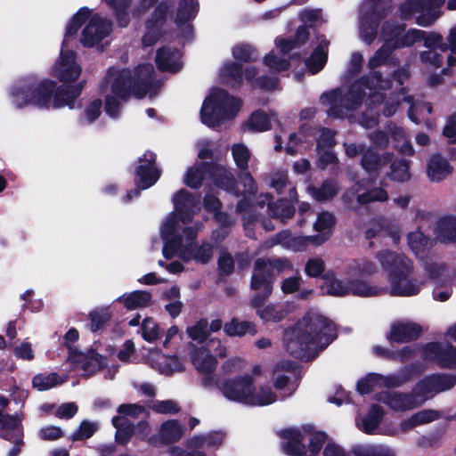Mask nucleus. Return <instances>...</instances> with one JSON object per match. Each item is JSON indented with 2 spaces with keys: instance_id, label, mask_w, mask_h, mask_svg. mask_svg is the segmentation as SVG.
Here are the masks:
<instances>
[{
  "instance_id": "nucleus-45",
  "label": "nucleus",
  "mask_w": 456,
  "mask_h": 456,
  "mask_svg": "<svg viewBox=\"0 0 456 456\" xmlns=\"http://www.w3.org/2000/svg\"><path fill=\"white\" fill-rule=\"evenodd\" d=\"M319 45L313 54L305 61V65L312 74L319 72L325 65L329 42L324 37H318Z\"/></svg>"
},
{
  "instance_id": "nucleus-48",
  "label": "nucleus",
  "mask_w": 456,
  "mask_h": 456,
  "mask_svg": "<svg viewBox=\"0 0 456 456\" xmlns=\"http://www.w3.org/2000/svg\"><path fill=\"white\" fill-rule=\"evenodd\" d=\"M348 278L349 294L358 297H375L384 293L386 290L383 287L371 285L368 281L357 277Z\"/></svg>"
},
{
  "instance_id": "nucleus-12",
  "label": "nucleus",
  "mask_w": 456,
  "mask_h": 456,
  "mask_svg": "<svg viewBox=\"0 0 456 456\" xmlns=\"http://www.w3.org/2000/svg\"><path fill=\"white\" fill-rule=\"evenodd\" d=\"M190 356L196 370L201 373H211L216 367V357H224L226 347L220 339L209 338L200 346L190 345Z\"/></svg>"
},
{
  "instance_id": "nucleus-39",
  "label": "nucleus",
  "mask_w": 456,
  "mask_h": 456,
  "mask_svg": "<svg viewBox=\"0 0 456 456\" xmlns=\"http://www.w3.org/2000/svg\"><path fill=\"white\" fill-rule=\"evenodd\" d=\"M197 12L196 0H181L177 10L175 23L178 27H183V35L185 38H190L192 28L188 22L193 19Z\"/></svg>"
},
{
  "instance_id": "nucleus-55",
  "label": "nucleus",
  "mask_w": 456,
  "mask_h": 456,
  "mask_svg": "<svg viewBox=\"0 0 456 456\" xmlns=\"http://www.w3.org/2000/svg\"><path fill=\"white\" fill-rule=\"evenodd\" d=\"M354 456H395V452L383 444H358L353 448Z\"/></svg>"
},
{
  "instance_id": "nucleus-17",
  "label": "nucleus",
  "mask_w": 456,
  "mask_h": 456,
  "mask_svg": "<svg viewBox=\"0 0 456 456\" xmlns=\"http://www.w3.org/2000/svg\"><path fill=\"white\" fill-rule=\"evenodd\" d=\"M455 383L456 378L453 376L433 374L419 381L412 390L420 405L436 394L452 388Z\"/></svg>"
},
{
  "instance_id": "nucleus-27",
  "label": "nucleus",
  "mask_w": 456,
  "mask_h": 456,
  "mask_svg": "<svg viewBox=\"0 0 456 456\" xmlns=\"http://www.w3.org/2000/svg\"><path fill=\"white\" fill-rule=\"evenodd\" d=\"M139 162L135 181L140 190H145L159 180L160 171L155 166V154L151 151H146Z\"/></svg>"
},
{
  "instance_id": "nucleus-40",
  "label": "nucleus",
  "mask_w": 456,
  "mask_h": 456,
  "mask_svg": "<svg viewBox=\"0 0 456 456\" xmlns=\"http://www.w3.org/2000/svg\"><path fill=\"white\" fill-rule=\"evenodd\" d=\"M205 208L208 211L214 214L216 219L224 227L220 228L213 232V239L221 240L227 235L226 226L232 224L230 217L224 214L218 212L221 203L217 198L212 195H207L204 200Z\"/></svg>"
},
{
  "instance_id": "nucleus-53",
  "label": "nucleus",
  "mask_w": 456,
  "mask_h": 456,
  "mask_svg": "<svg viewBox=\"0 0 456 456\" xmlns=\"http://www.w3.org/2000/svg\"><path fill=\"white\" fill-rule=\"evenodd\" d=\"M224 332L230 337H241L246 334L255 335L256 333V325L253 322L233 318L224 326Z\"/></svg>"
},
{
  "instance_id": "nucleus-63",
  "label": "nucleus",
  "mask_w": 456,
  "mask_h": 456,
  "mask_svg": "<svg viewBox=\"0 0 456 456\" xmlns=\"http://www.w3.org/2000/svg\"><path fill=\"white\" fill-rule=\"evenodd\" d=\"M113 426L116 428V440L118 443L125 444L132 436L134 429L128 424V421L123 416H116L112 419Z\"/></svg>"
},
{
  "instance_id": "nucleus-37",
  "label": "nucleus",
  "mask_w": 456,
  "mask_h": 456,
  "mask_svg": "<svg viewBox=\"0 0 456 456\" xmlns=\"http://www.w3.org/2000/svg\"><path fill=\"white\" fill-rule=\"evenodd\" d=\"M420 331V327L416 323L397 322L392 324L388 339L392 343H403L417 338Z\"/></svg>"
},
{
  "instance_id": "nucleus-29",
  "label": "nucleus",
  "mask_w": 456,
  "mask_h": 456,
  "mask_svg": "<svg viewBox=\"0 0 456 456\" xmlns=\"http://www.w3.org/2000/svg\"><path fill=\"white\" fill-rule=\"evenodd\" d=\"M105 3L110 6L116 14V19L118 26L126 27L129 22V14L126 12L129 6V0H104ZM138 7L133 10L132 15L134 18H139L143 14L156 0H137Z\"/></svg>"
},
{
  "instance_id": "nucleus-62",
  "label": "nucleus",
  "mask_w": 456,
  "mask_h": 456,
  "mask_svg": "<svg viewBox=\"0 0 456 456\" xmlns=\"http://www.w3.org/2000/svg\"><path fill=\"white\" fill-rule=\"evenodd\" d=\"M112 316V311L110 306L97 308L89 314V327L92 331H97L102 329Z\"/></svg>"
},
{
  "instance_id": "nucleus-9",
  "label": "nucleus",
  "mask_w": 456,
  "mask_h": 456,
  "mask_svg": "<svg viewBox=\"0 0 456 456\" xmlns=\"http://www.w3.org/2000/svg\"><path fill=\"white\" fill-rule=\"evenodd\" d=\"M77 95L78 93L72 94L69 88L57 87L52 80L46 79L38 84L32 81L31 105L37 108L60 109L68 106L74 109Z\"/></svg>"
},
{
  "instance_id": "nucleus-52",
  "label": "nucleus",
  "mask_w": 456,
  "mask_h": 456,
  "mask_svg": "<svg viewBox=\"0 0 456 456\" xmlns=\"http://www.w3.org/2000/svg\"><path fill=\"white\" fill-rule=\"evenodd\" d=\"M394 146L404 155H412L414 153L413 147L404 130L396 126H389L388 127Z\"/></svg>"
},
{
  "instance_id": "nucleus-25",
  "label": "nucleus",
  "mask_w": 456,
  "mask_h": 456,
  "mask_svg": "<svg viewBox=\"0 0 456 456\" xmlns=\"http://www.w3.org/2000/svg\"><path fill=\"white\" fill-rule=\"evenodd\" d=\"M257 295L252 298V306L256 308V314L265 322H281L289 314V305L283 304H270L261 306L264 297L262 290H255Z\"/></svg>"
},
{
  "instance_id": "nucleus-21",
  "label": "nucleus",
  "mask_w": 456,
  "mask_h": 456,
  "mask_svg": "<svg viewBox=\"0 0 456 456\" xmlns=\"http://www.w3.org/2000/svg\"><path fill=\"white\" fill-rule=\"evenodd\" d=\"M273 377L275 388L284 391L286 395H291L296 390L298 370L294 362H281L277 363L273 368Z\"/></svg>"
},
{
  "instance_id": "nucleus-20",
  "label": "nucleus",
  "mask_w": 456,
  "mask_h": 456,
  "mask_svg": "<svg viewBox=\"0 0 456 456\" xmlns=\"http://www.w3.org/2000/svg\"><path fill=\"white\" fill-rule=\"evenodd\" d=\"M422 356L427 361L441 367H456V348L448 343H428L422 349Z\"/></svg>"
},
{
  "instance_id": "nucleus-24",
  "label": "nucleus",
  "mask_w": 456,
  "mask_h": 456,
  "mask_svg": "<svg viewBox=\"0 0 456 456\" xmlns=\"http://www.w3.org/2000/svg\"><path fill=\"white\" fill-rule=\"evenodd\" d=\"M223 442V435L220 433H210L205 436H197L187 442V447L190 450L186 452L179 447H172L170 454L172 456H206L200 450L207 447L218 446Z\"/></svg>"
},
{
  "instance_id": "nucleus-18",
  "label": "nucleus",
  "mask_w": 456,
  "mask_h": 456,
  "mask_svg": "<svg viewBox=\"0 0 456 456\" xmlns=\"http://www.w3.org/2000/svg\"><path fill=\"white\" fill-rule=\"evenodd\" d=\"M69 42L64 37L60 56L52 67L53 76L62 82L74 81L81 73V67L76 61V53L69 49Z\"/></svg>"
},
{
  "instance_id": "nucleus-31",
  "label": "nucleus",
  "mask_w": 456,
  "mask_h": 456,
  "mask_svg": "<svg viewBox=\"0 0 456 456\" xmlns=\"http://www.w3.org/2000/svg\"><path fill=\"white\" fill-rule=\"evenodd\" d=\"M402 229L400 225L387 219H377L371 222L370 228L366 231V238H390L394 245L400 241Z\"/></svg>"
},
{
  "instance_id": "nucleus-8",
  "label": "nucleus",
  "mask_w": 456,
  "mask_h": 456,
  "mask_svg": "<svg viewBox=\"0 0 456 456\" xmlns=\"http://www.w3.org/2000/svg\"><path fill=\"white\" fill-rule=\"evenodd\" d=\"M241 107L239 99L230 96L225 91L213 90L201 107V120L211 127L233 118Z\"/></svg>"
},
{
  "instance_id": "nucleus-23",
  "label": "nucleus",
  "mask_w": 456,
  "mask_h": 456,
  "mask_svg": "<svg viewBox=\"0 0 456 456\" xmlns=\"http://www.w3.org/2000/svg\"><path fill=\"white\" fill-rule=\"evenodd\" d=\"M413 266L410 270H402L394 273L388 279L390 283V294L399 297H411L417 295L421 289L422 283L416 279H411Z\"/></svg>"
},
{
  "instance_id": "nucleus-4",
  "label": "nucleus",
  "mask_w": 456,
  "mask_h": 456,
  "mask_svg": "<svg viewBox=\"0 0 456 456\" xmlns=\"http://www.w3.org/2000/svg\"><path fill=\"white\" fill-rule=\"evenodd\" d=\"M336 336V328L332 322L316 312H309L295 327L285 332L284 343L289 354L309 361Z\"/></svg>"
},
{
  "instance_id": "nucleus-35",
  "label": "nucleus",
  "mask_w": 456,
  "mask_h": 456,
  "mask_svg": "<svg viewBox=\"0 0 456 456\" xmlns=\"http://www.w3.org/2000/svg\"><path fill=\"white\" fill-rule=\"evenodd\" d=\"M32 80L22 78L15 81L9 88L11 103L18 109L31 105Z\"/></svg>"
},
{
  "instance_id": "nucleus-58",
  "label": "nucleus",
  "mask_w": 456,
  "mask_h": 456,
  "mask_svg": "<svg viewBox=\"0 0 456 456\" xmlns=\"http://www.w3.org/2000/svg\"><path fill=\"white\" fill-rule=\"evenodd\" d=\"M423 267L436 284H444L449 281L447 270L444 264L427 260L423 263Z\"/></svg>"
},
{
  "instance_id": "nucleus-3",
  "label": "nucleus",
  "mask_w": 456,
  "mask_h": 456,
  "mask_svg": "<svg viewBox=\"0 0 456 456\" xmlns=\"http://www.w3.org/2000/svg\"><path fill=\"white\" fill-rule=\"evenodd\" d=\"M153 67L150 64L137 67L134 77L128 69L110 68L100 86L104 97V109L110 118H118L131 94L137 98L147 94L153 97L159 90L161 84L152 79Z\"/></svg>"
},
{
  "instance_id": "nucleus-33",
  "label": "nucleus",
  "mask_w": 456,
  "mask_h": 456,
  "mask_svg": "<svg viewBox=\"0 0 456 456\" xmlns=\"http://www.w3.org/2000/svg\"><path fill=\"white\" fill-rule=\"evenodd\" d=\"M245 78L251 81L256 75V69L252 66H248L243 71L240 66L236 63L227 62L220 70V77L224 83L231 86H238Z\"/></svg>"
},
{
  "instance_id": "nucleus-11",
  "label": "nucleus",
  "mask_w": 456,
  "mask_h": 456,
  "mask_svg": "<svg viewBox=\"0 0 456 456\" xmlns=\"http://www.w3.org/2000/svg\"><path fill=\"white\" fill-rule=\"evenodd\" d=\"M444 0H405L399 8L402 20H408L419 13L416 23L421 27L432 25L441 15ZM449 10H456V0H449Z\"/></svg>"
},
{
  "instance_id": "nucleus-44",
  "label": "nucleus",
  "mask_w": 456,
  "mask_h": 456,
  "mask_svg": "<svg viewBox=\"0 0 456 456\" xmlns=\"http://www.w3.org/2000/svg\"><path fill=\"white\" fill-rule=\"evenodd\" d=\"M127 310L147 307L151 304V294L145 290L125 293L117 298Z\"/></svg>"
},
{
  "instance_id": "nucleus-51",
  "label": "nucleus",
  "mask_w": 456,
  "mask_h": 456,
  "mask_svg": "<svg viewBox=\"0 0 456 456\" xmlns=\"http://www.w3.org/2000/svg\"><path fill=\"white\" fill-rule=\"evenodd\" d=\"M378 272L377 265L368 259H360L349 264L346 267V275L348 277L370 276Z\"/></svg>"
},
{
  "instance_id": "nucleus-34",
  "label": "nucleus",
  "mask_w": 456,
  "mask_h": 456,
  "mask_svg": "<svg viewBox=\"0 0 456 456\" xmlns=\"http://www.w3.org/2000/svg\"><path fill=\"white\" fill-rule=\"evenodd\" d=\"M148 362L159 373L171 375L183 370V364L176 356H167L159 351H151Z\"/></svg>"
},
{
  "instance_id": "nucleus-54",
  "label": "nucleus",
  "mask_w": 456,
  "mask_h": 456,
  "mask_svg": "<svg viewBox=\"0 0 456 456\" xmlns=\"http://www.w3.org/2000/svg\"><path fill=\"white\" fill-rule=\"evenodd\" d=\"M391 0H364L361 5V14L368 15L380 20L387 9L390 6Z\"/></svg>"
},
{
  "instance_id": "nucleus-28",
  "label": "nucleus",
  "mask_w": 456,
  "mask_h": 456,
  "mask_svg": "<svg viewBox=\"0 0 456 456\" xmlns=\"http://www.w3.org/2000/svg\"><path fill=\"white\" fill-rule=\"evenodd\" d=\"M376 399L396 411H409L419 406L413 391L411 394H403L396 391H384L376 395Z\"/></svg>"
},
{
  "instance_id": "nucleus-46",
  "label": "nucleus",
  "mask_w": 456,
  "mask_h": 456,
  "mask_svg": "<svg viewBox=\"0 0 456 456\" xmlns=\"http://www.w3.org/2000/svg\"><path fill=\"white\" fill-rule=\"evenodd\" d=\"M183 433V427L176 420H167L159 428V436L151 438V443H172L181 438Z\"/></svg>"
},
{
  "instance_id": "nucleus-36",
  "label": "nucleus",
  "mask_w": 456,
  "mask_h": 456,
  "mask_svg": "<svg viewBox=\"0 0 456 456\" xmlns=\"http://www.w3.org/2000/svg\"><path fill=\"white\" fill-rule=\"evenodd\" d=\"M274 111L265 112L258 110L253 112L250 117L241 125L243 132L262 133L268 131L272 126V122L276 120Z\"/></svg>"
},
{
  "instance_id": "nucleus-1",
  "label": "nucleus",
  "mask_w": 456,
  "mask_h": 456,
  "mask_svg": "<svg viewBox=\"0 0 456 456\" xmlns=\"http://www.w3.org/2000/svg\"><path fill=\"white\" fill-rule=\"evenodd\" d=\"M390 87V82L383 79L378 72L370 73L350 86H341L333 91L322 94L321 103L327 108V114L333 118H354L362 126L373 127L378 124V111H374L377 104L383 103L384 116L394 115L401 102L410 104L409 118L418 124V113H430L431 106L427 102L411 103V98L405 96L403 91L384 99L383 91Z\"/></svg>"
},
{
  "instance_id": "nucleus-61",
  "label": "nucleus",
  "mask_w": 456,
  "mask_h": 456,
  "mask_svg": "<svg viewBox=\"0 0 456 456\" xmlns=\"http://www.w3.org/2000/svg\"><path fill=\"white\" fill-rule=\"evenodd\" d=\"M231 151L236 167L242 171L247 170L251 157V152L248 146L242 142L234 143L231 148Z\"/></svg>"
},
{
  "instance_id": "nucleus-15",
  "label": "nucleus",
  "mask_w": 456,
  "mask_h": 456,
  "mask_svg": "<svg viewBox=\"0 0 456 456\" xmlns=\"http://www.w3.org/2000/svg\"><path fill=\"white\" fill-rule=\"evenodd\" d=\"M425 32L411 28L404 32V27L394 20L386 21L381 28L380 37L386 42V45L393 48L408 47L423 40Z\"/></svg>"
},
{
  "instance_id": "nucleus-43",
  "label": "nucleus",
  "mask_w": 456,
  "mask_h": 456,
  "mask_svg": "<svg viewBox=\"0 0 456 456\" xmlns=\"http://www.w3.org/2000/svg\"><path fill=\"white\" fill-rule=\"evenodd\" d=\"M434 232L436 239L442 243L456 242V217L445 216L439 219Z\"/></svg>"
},
{
  "instance_id": "nucleus-16",
  "label": "nucleus",
  "mask_w": 456,
  "mask_h": 456,
  "mask_svg": "<svg viewBox=\"0 0 456 456\" xmlns=\"http://www.w3.org/2000/svg\"><path fill=\"white\" fill-rule=\"evenodd\" d=\"M265 203L267 204V214L274 218L281 220V222H285L294 215V208L290 206L287 201L281 200L276 203H272L269 194H261L256 205H249L247 202L246 198H244L238 203L237 212L243 214V219L248 220V222L250 223L253 222V218H251L250 216L247 217V212L255 210L256 206L264 208Z\"/></svg>"
},
{
  "instance_id": "nucleus-57",
  "label": "nucleus",
  "mask_w": 456,
  "mask_h": 456,
  "mask_svg": "<svg viewBox=\"0 0 456 456\" xmlns=\"http://www.w3.org/2000/svg\"><path fill=\"white\" fill-rule=\"evenodd\" d=\"M339 191L337 183L333 181H325L320 188L312 185L307 187L308 193L317 201H326L331 200Z\"/></svg>"
},
{
  "instance_id": "nucleus-30",
  "label": "nucleus",
  "mask_w": 456,
  "mask_h": 456,
  "mask_svg": "<svg viewBox=\"0 0 456 456\" xmlns=\"http://www.w3.org/2000/svg\"><path fill=\"white\" fill-rule=\"evenodd\" d=\"M376 258L380 266L388 274V279L394 273H399L402 270H410L411 261L402 254L384 248L376 253Z\"/></svg>"
},
{
  "instance_id": "nucleus-59",
  "label": "nucleus",
  "mask_w": 456,
  "mask_h": 456,
  "mask_svg": "<svg viewBox=\"0 0 456 456\" xmlns=\"http://www.w3.org/2000/svg\"><path fill=\"white\" fill-rule=\"evenodd\" d=\"M407 241L411 250L417 256H419L429 247H431L430 240L427 238L419 230L410 232L407 235Z\"/></svg>"
},
{
  "instance_id": "nucleus-10",
  "label": "nucleus",
  "mask_w": 456,
  "mask_h": 456,
  "mask_svg": "<svg viewBox=\"0 0 456 456\" xmlns=\"http://www.w3.org/2000/svg\"><path fill=\"white\" fill-rule=\"evenodd\" d=\"M206 174L212 177L213 182L217 187L230 193L239 194L233 175L220 165H194L187 170L184 183L187 186L196 189L201 185Z\"/></svg>"
},
{
  "instance_id": "nucleus-26",
  "label": "nucleus",
  "mask_w": 456,
  "mask_h": 456,
  "mask_svg": "<svg viewBox=\"0 0 456 456\" xmlns=\"http://www.w3.org/2000/svg\"><path fill=\"white\" fill-rule=\"evenodd\" d=\"M326 236H295L289 231L278 233L271 246L280 244L292 251L305 250L309 245L319 246L325 242Z\"/></svg>"
},
{
  "instance_id": "nucleus-50",
  "label": "nucleus",
  "mask_w": 456,
  "mask_h": 456,
  "mask_svg": "<svg viewBox=\"0 0 456 456\" xmlns=\"http://www.w3.org/2000/svg\"><path fill=\"white\" fill-rule=\"evenodd\" d=\"M379 20L368 15H360L358 34L364 44L370 45L377 37Z\"/></svg>"
},
{
  "instance_id": "nucleus-32",
  "label": "nucleus",
  "mask_w": 456,
  "mask_h": 456,
  "mask_svg": "<svg viewBox=\"0 0 456 456\" xmlns=\"http://www.w3.org/2000/svg\"><path fill=\"white\" fill-rule=\"evenodd\" d=\"M167 12L168 7L167 4H161L156 7L151 18L146 24V32L142 39L143 46H151L159 40L162 35V26Z\"/></svg>"
},
{
  "instance_id": "nucleus-47",
  "label": "nucleus",
  "mask_w": 456,
  "mask_h": 456,
  "mask_svg": "<svg viewBox=\"0 0 456 456\" xmlns=\"http://www.w3.org/2000/svg\"><path fill=\"white\" fill-rule=\"evenodd\" d=\"M452 172V167L446 159L440 155H433L428 163L427 174L432 182H440Z\"/></svg>"
},
{
  "instance_id": "nucleus-49",
  "label": "nucleus",
  "mask_w": 456,
  "mask_h": 456,
  "mask_svg": "<svg viewBox=\"0 0 456 456\" xmlns=\"http://www.w3.org/2000/svg\"><path fill=\"white\" fill-rule=\"evenodd\" d=\"M383 416V409L377 404H373L365 417L356 418V426L362 431L370 434L379 427Z\"/></svg>"
},
{
  "instance_id": "nucleus-13",
  "label": "nucleus",
  "mask_w": 456,
  "mask_h": 456,
  "mask_svg": "<svg viewBox=\"0 0 456 456\" xmlns=\"http://www.w3.org/2000/svg\"><path fill=\"white\" fill-rule=\"evenodd\" d=\"M292 265L286 258L275 260L257 259L251 279V289L262 290L264 297H268L273 291V276L274 272L281 273L290 270Z\"/></svg>"
},
{
  "instance_id": "nucleus-56",
  "label": "nucleus",
  "mask_w": 456,
  "mask_h": 456,
  "mask_svg": "<svg viewBox=\"0 0 456 456\" xmlns=\"http://www.w3.org/2000/svg\"><path fill=\"white\" fill-rule=\"evenodd\" d=\"M309 36V31L305 27H301L297 30L296 37L293 42L278 38L275 41L276 48L283 55H287L289 52L305 44Z\"/></svg>"
},
{
  "instance_id": "nucleus-5",
  "label": "nucleus",
  "mask_w": 456,
  "mask_h": 456,
  "mask_svg": "<svg viewBox=\"0 0 456 456\" xmlns=\"http://www.w3.org/2000/svg\"><path fill=\"white\" fill-rule=\"evenodd\" d=\"M287 439L284 450L293 456H318L327 436L316 431L312 426L289 428L283 431ZM322 456H348L344 449L335 443H328L323 448Z\"/></svg>"
},
{
  "instance_id": "nucleus-2",
  "label": "nucleus",
  "mask_w": 456,
  "mask_h": 456,
  "mask_svg": "<svg viewBox=\"0 0 456 456\" xmlns=\"http://www.w3.org/2000/svg\"><path fill=\"white\" fill-rule=\"evenodd\" d=\"M173 202L175 212L165 219L160 228L163 256L169 259L178 253L185 262L208 263L213 257V245L208 242L194 244L200 226H185L200 211L199 200L187 191L180 190L174 195Z\"/></svg>"
},
{
  "instance_id": "nucleus-6",
  "label": "nucleus",
  "mask_w": 456,
  "mask_h": 456,
  "mask_svg": "<svg viewBox=\"0 0 456 456\" xmlns=\"http://www.w3.org/2000/svg\"><path fill=\"white\" fill-rule=\"evenodd\" d=\"M221 392L227 400L247 406H266L277 401L276 394L269 386L256 388L249 374L225 379Z\"/></svg>"
},
{
  "instance_id": "nucleus-60",
  "label": "nucleus",
  "mask_w": 456,
  "mask_h": 456,
  "mask_svg": "<svg viewBox=\"0 0 456 456\" xmlns=\"http://www.w3.org/2000/svg\"><path fill=\"white\" fill-rule=\"evenodd\" d=\"M322 289L332 296H345L349 294L348 281H342L332 274L324 277Z\"/></svg>"
},
{
  "instance_id": "nucleus-22",
  "label": "nucleus",
  "mask_w": 456,
  "mask_h": 456,
  "mask_svg": "<svg viewBox=\"0 0 456 456\" xmlns=\"http://www.w3.org/2000/svg\"><path fill=\"white\" fill-rule=\"evenodd\" d=\"M1 436L5 440L13 443L7 456H17L22 445L21 419L18 416H4L0 411Z\"/></svg>"
},
{
  "instance_id": "nucleus-19",
  "label": "nucleus",
  "mask_w": 456,
  "mask_h": 456,
  "mask_svg": "<svg viewBox=\"0 0 456 456\" xmlns=\"http://www.w3.org/2000/svg\"><path fill=\"white\" fill-rule=\"evenodd\" d=\"M69 362L76 372L85 377L95 374L106 364V360L94 350H70Z\"/></svg>"
},
{
  "instance_id": "nucleus-14",
  "label": "nucleus",
  "mask_w": 456,
  "mask_h": 456,
  "mask_svg": "<svg viewBox=\"0 0 456 456\" xmlns=\"http://www.w3.org/2000/svg\"><path fill=\"white\" fill-rule=\"evenodd\" d=\"M421 371V369L411 366L404 368L397 374L392 376L371 373L357 383V389L360 394L364 395L370 393L374 388L401 387Z\"/></svg>"
},
{
  "instance_id": "nucleus-41",
  "label": "nucleus",
  "mask_w": 456,
  "mask_h": 456,
  "mask_svg": "<svg viewBox=\"0 0 456 456\" xmlns=\"http://www.w3.org/2000/svg\"><path fill=\"white\" fill-rule=\"evenodd\" d=\"M181 53L170 48H161L156 55V63L162 71L176 72L182 69Z\"/></svg>"
},
{
  "instance_id": "nucleus-42",
  "label": "nucleus",
  "mask_w": 456,
  "mask_h": 456,
  "mask_svg": "<svg viewBox=\"0 0 456 456\" xmlns=\"http://www.w3.org/2000/svg\"><path fill=\"white\" fill-rule=\"evenodd\" d=\"M391 153L377 154L373 150L368 149L362 157V167L368 174H376L392 160Z\"/></svg>"
},
{
  "instance_id": "nucleus-7",
  "label": "nucleus",
  "mask_w": 456,
  "mask_h": 456,
  "mask_svg": "<svg viewBox=\"0 0 456 456\" xmlns=\"http://www.w3.org/2000/svg\"><path fill=\"white\" fill-rule=\"evenodd\" d=\"M86 23L81 33L80 42L85 47H94L110 36L112 30L110 20L94 13L87 7L80 8L67 25L65 38L70 40L82 24Z\"/></svg>"
},
{
  "instance_id": "nucleus-38",
  "label": "nucleus",
  "mask_w": 456,
  "mask_h": 456,
  "mask_svg": "<svg viewBox=\"0 0 456 456\" xmlns=\"http://www.w3.org/2000/svg\"><path fill=\"white\" fill-rule=\"evenodd\" d=\"M354 191H347L343 196V200L346 204H347L350 208H354V203L352 199V196L357 193L356 195V203L359 205L368 204L370 202H384L388 199V194L387 191L383 188H374L363 193H358L357 189H353Z\"/></svg>"
},
{
  "instance_id": "nucleus-64",
  "label": "nucleus",
  "mask_w": 456,
  "mask_h": 456,
  "mask_svg": "<svg viewBox=\"0 0 456 456\" xmlns=\"http://www.w3.org/2000/svg\"><path fill=\"white\" fill-rule=\"evenodd\" d=\"M334 224L335 220L332 214L329 212L320 213L314 224V230L318 232L316 236H326L325 241H327Z\"/></svg>"
}]
</instances>
